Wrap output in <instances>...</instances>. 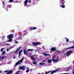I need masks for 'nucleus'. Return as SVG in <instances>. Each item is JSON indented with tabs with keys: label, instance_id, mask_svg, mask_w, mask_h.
Instances as JSON below:
<instances>
[{
	"label": "nucleus",
	"instance_id": "obj_10",
	"mask_svg": "<svg viewBox=\"0 0 74 74\" xmlns=\"http://www.w3.org/2000/svg\"><path fill=\"white\" fill-rule=\"evenodd\" d=\"M23 52H24V54L25 55H27V51H26L25 49H23Z\"/></svg>",
	"mask_w": 74,
	"mask_h": 74
},
{
	"label": "nucleus",
	"instance_id": "obj_22",
	"mask_svg": "<svg viewBox=\"0 0 74 74\" xmlns=\"http://www.w3.org/2000/svg\"><path fill=\"white\" fill-rule=\"evenodd\" d=\"M58 61V59H57V60H53V62H57Z\"/></svg>",
	"mask_w": 74,
	"mask_h": 74
},
{
	"label": "nucleus",
	"instance_id": "obj_11",
	"mask_svg": "<svg viewBox=\"0 0 74 74\" xmlns=\"http://www.w3.org/2000/svg\"><path fill=\"white\" fill-rule=\"evenodd\" d=\"M72 52V51H69L66 52V54H64V55H68L69 53H71Z\"/></svg>",
	"mask_w": 74,
	"mask_h": 74
},
{
	"label": "nucleus",
	"instance_id": "obj_4",
	"mask_svg": "<svg viewBox=\"0 0 74 74\" xmlns=\"http://www.w3.org/2000/svg\"><path fill=\"white\" fill-rule=\"evenodd\" d=\"M56 47H52L51 49H50V50L52 51H56V52H58L59 53H60V51L56 50Z\"/></svg>",
	"mask_w": 74,
	"mask_h": 74
},
{
	"label": "nucleus",
	"instance_id": "obj_16",
	"mask_svg": "<svg viewBox=\"0 0 74 74\" xmlns=\"http://www.w3.org/2000/svg\"><path fill=\"white\" fill-rule=\"evenodd\" d=\"M12 70H10V71H9L6 74H11V73H12Z\"/></svg>",
	"mask_w": 74,
	"mask_h": 74
},
{
	"label": "nucleus",
	"instance_id": "obj_31",
	"mask_svg": "<svg viewBox=\"0 0 74 74\" xmlns=\"http://www.w3.org/2000/svg\"><path fill=\"white\" fill-rule=\"evenodd\" d=\"M6 57H5V56H3L2 57V58H1V60H2V59H4V58H6Z\"/></svg>",
	"mask_w": 74,
	"mask_h": 74
},
{
	"label": "nucleus",
	"instance_id": "obj_29",
	"mask_svg": "<svg viewBox=\"0 0 74 74\" xmlns=\"http://www.w3.org/2000/svg\"><path fill=\"white\" fill-rule=\"evenodd\" d=\"M9 2L10 3H12L13 2V0H9Z\"/></svg>",
	"mask_w": 74,
	"mask_h": 74
},
{
	"label": "nucleus",
	"instance_id": "obj_28",
	"mask_svg": "<svg viewBox=\"0 0 74 74\" xmlns=\"http://www.w3.org/2000/svg\"><path fill=\"white\" fill-rule=\"evenodd\" d=\"M33 64H37V62H36L34 61L33 62Z\"/></svg>",
	"mask_w": 74,
	"mask_h": 74
},
{
	"label": "nucleus",
	"instance_id": "obj_34",
	"mask_svg": "<svg viewBox=\"0 0 74 74\" xmlns=\"http://www.w3.org/2000/svg\"><path fill=\"white\" fill-rule=\"evenodd\" d=\"M22 52V50H21L19 52V53H21Z\"/></svg>",
	"mask_w": 74,
	"mask_h": 74
},
{
	"label": "nucleus",
	"instance_id": "obj_41",
	"mask_svg": "<svg viewBox=\"0 0 74 74\" xmlns=\"http://www.w3.org/2000/svg\"><path fill=\"white\" fill-rule=\"evenodd\" d=\"M17 43V41H16L15 42V44H16Z\"/></svg>",
	"mask_w": 74,
	"mask_h": 74
},
{
	"label": "nucleus",
	"instance_id": "obj_30",
	"mask_svg": "<svg viewBox=\"0 0 74 74\" xmlns=\"http://www.w3.org/2000/svg\"><path fill=\"white\" fill-rule=\"evenodd\" d=\"M3 49H4V48H2V49H1V52H2V51H3Z\"/></svg>",
	"mask_w": 74,
	"mask_h": 74
},
{
	"label": "nucleus",
	"instance_id": "obj_40",
	"mask_svg": "<svg viewBox=\"0 0 74 74\" xmlns=\"http://www.w3.org/2000/svg\"><path fill=\"white\" fill-rule=\"evenodd\" d=\"M46 60H44V61H42V62H43H43H46Z\"/></svg>",
	"mask_w": 74,
	"mask_h": 74
},
{
	"label": "nucleus",
	"instance_id": "obj_35",
	"mask_svg": "<svg viewBox=\"0 0 74 74\" xmlns=\"http://www.w3.org/2000/svg\"><path fill=\"white\" fill-rule=\"evenodd\" d=\"M28 3H31V0H29L28 1Z\"/></svg>",
	"mask_w": 74,
	"mask_h": 74
},
{
	"label": "nucleus",
	"instance_id": "obj_23",
	"mask_svg": "<svg viewBox=\"0 0 74 74\" xmlns=\"http://www.w3.org/2000/svg\"><path fill=\"white\" fill-rule=\"evenodd\" d=\"M65 39H66V42H67L69 41V39L67 38H65Z\"/></svg>",
	"mask_w": 74,
	"mask_h": 74
},
{
	"label": "nucleus",
	"instance_id": "obj_36",
	"mask_svg": "<svg viewBox=\"0 0 74 74\" xmlns=\"http://www.w3.org/2000/svg\"><path fill=\"white\" fill-rule=\"evenodd\" d=\"M8 71L7 70V71H4V73H7V72H8Z\"/></svg>",
	"mask_w": 74,
	"mask_h": 74
},
{
	"label": "nucleus",
	"instance_id": "obj_38",
	"mask_svg": "<svg viewBox=\"0 0 74 74\" xmlns=\"http://www.w3.org/2000/svg\"><path fill=\"white\" fill-rule=\"evenodd\" d=\"M6 45H7L8 46H10V45L9 44H7Z\"/></svg>",
	"mask_w": 74,
	"mask_h": 74
},
{
	"label": "nucleus",
	"instance_id": "obj_46",
	"mask_svg": "<svg viewBox=\"0 0 74 74\" xmlns=\"http://www.w3.org/2000/svg\"><path fill=\"white\" fill-rule=\"evenodd\" d=\"M1 73V71H0V73Z\"/></svg>",
	"mask_w": 74,
	"mask_h": 74
},
{
	"label": "nucleus",
	"instance_id": "obj_20",
	"mask_svg": "<svg viewBox=\"0 0 74 74\" xmlns=\"http://www.w3.org/2000/svg\"><path fill=\"white\" fill-rule=\"evenodd\" d=\"M43 55H45V56H49L50 55V54H48L45 53H44Z\"/></svg>",
	"mask_w": 74,
	"mask_h": 74
},
{
	"label": "nucleus",
	"instance_id": "obj_24",
	"mask_svg": "<svg viewBox=\"0 0 74 74\" xmlns=\"http://www.w3.org/2000/svg\"><path fill=\"white\" fill-rule=\"evenodd\" d=\"M72 68H71V67L69 66V68H68V70L67 71H69V69L70 70H71V69Z\"/></svg>",
	"mask_w": 74,
	"mask_h": 74
},
{
	"label": "nucleus",
	"instance_id": "obj_47",
	"mask_svg": "<svg viewBox=\"0 0 74 74\" xmlns=\"http://www.w3.org/2000/svg\"><path fill=\"white\" fill-rule=\"evenodd\" d=\"M6 10L7 11H8V9H7Z\"/></svg>",
	"mask_w": 74,
	"mask_h": 74
},
{
	"label": "nucleus",
	"instance_id": "obj_33",
	"mask_svg": "<svg viewBox=\"0 0 74 74\" xmlns=\"http://www.w3.org/2000/svg\"><path fill=\"white\" fill-rule=\"evenodd\" d=\"M21 56V53H19L18 58H19L20 56Z\"/></svg>",
	"mask_w": 74,
	"mask_h": 74
},
{
	"label": "nucleus",
	"instance_id": "obj_1",
	"mask_svg": "<svg viewBox=\"0 0 74 74\" xmlns=\"http://www.w3.org/2000/svg\"><path fill=\"white\" fill-rule=\"evenodd\" d=\"M9 39V40H8V42H12V38H14L12 34H10L8 35L7 37Z\"/></svg>",
	"mask_w": 74,
	"mask_h": 74
},
{
	"label": "nucleus",
	"instance_id": "obj_9",
	"mask_svg": "<svg viewBox=\"0 0 74 74\" xmlns=\"http://www.w3.org/2000/svg\"><path fill=\"white\" fill-rule=\"evenodd\" d=\"M39 64H40L41 66H46L47 65L45 64V63L43 62L40 63Z\"/></svg>",
	"mask_w": 74,
	"mask_h": 74
},
{
	"label": "nucleus",
	"instance_id": "obj_49",
	"mask_svg": "<svg viewBox=\"0 0 74 74\" xmlns=\"http://www.w3.org/2000/svg\"><path fill=\"white\" fill-rule=\"evenodd\" d=\"M73 66L74 68V65H73Z\"/></svg>",
	"mask_w": 74,
	"mask_h": 74
},
{
	"label": "nucleus",
	"instance_id": "obj_2",
	"mask_svg": "<svg viewBox=\"0 0 74 74\" xmlns=\"http://www.w3.org/2000/svg\"><path fill=\"white\" fill-rule=\"evenodd\" d=\"M26 35V33L25 32H23L22 33V34L20 35V36L18 38V40H22V38H21L22 37V36H25Z\"/></svg>",
	"mask_w": 74,
	"mask_h": 74
},
{
	"label": "nucleus",
	"instance_id": "obj_17",
	"mask_svg": "<svg viewBox=\"0 0 74 74\" xmlns=\"http://www.w3.org/2000/svg\"><path fill=\"white\" fill-rule=\"evenodd\" d=\"M36 29H37V27H33L32 28H31L30 30L31 31L32 30H36Z\"/></svg>",
	"mask_w": 74,
	"mask_h": 74
},
{
	"label": "nucleus",
	"instance_id": "obj_15",
	"mask_svg": "<svg viewBox=\"0 0 74 74\" xmlns=\"http://www.w3.org/2000/svg\"><path fill=\"white\" fill-rule=\"evenodd\" d=\"M21 47H18V48L17 49L16 51L15 52V53H16V52H18V51H19V50L21 49Z\"/></svg>",
	"mask_w": 74,
	"mask_h": 74
},
{
	"label": "nucleus",
	"instance_id": "obj_42",
	"mask_svg": "<svg viewBox=\"0 0 74 74\" xmlns=\"http://www.w3.org/2000/svg\"><path fill=\"white\" fill-rule=\"evenodd\" d=\"M8 50H9V49H7V51H8Z\"/></svg>",
	"mask_w": 74,
	"mask_h": 74
},
{
	"label": "nucleus",
	"instance_id": "obj_39",
	"mask_svg": "<svg viewBox=\"0 0 74 74\" xmlns=\"http://www.w3.org/2000/svg\"><path fill=\"white\" fill-rule=\"evenodd\" d=\"M13 59H15V56L13 57Z\"/></svg>",
	"mask_w": 74,
	"mask_h": 74
},
{
	"label": "nucleus",
	"instance_id": "obj_21",
	"mask_svg": "<svg viewBox=\"0 0 74 74\" xmlns=\"http://www.w3.org/2000/svg\"><path fill=\"white\" fill-rule=\"evenodd\" d=\"M33 56H34L33 55L31 57V59H32V60H35V59L33 58Z\"/></svg>",
	"mask_w": 74,
	"mask_h": 74
},
{
	"label": "nucleus",
	"instance_id": "obj_7",
	"mask_svg": "<svg viewBox=\"0 0 74 74\" xmlns=\"http://www.w3.org/2000/svg\"><path fill=\"white\" fill-rule=\"evenodd\" d=\"M65 2L64 0H60L59 4H64L65 3Z\"/></svg>",
	"mask_w": 74,
	"mask_h": 74
},
{
	"label": "nucleus",
	"instance_id": "obj_48",
	"mask_svg": "<svg viewBox=\"0 0 74 74\" xmlns=\"http://www.w3.org/2000/svg\"><path fill=\"white\" fill-rule=\"evenodd\" d=\"M10 49H11V48H10Z\"/></svg>",
	"mask_w": 74,
	"mask_h": 74
},
{
	"label": "nucleus",
	"instance_id": "obj_44",
	"mask_svg": "<svg viewBox=\"0 0 74 74\" xmlns=\"http://www.w3.org/2000/svg\"><path fill=\"white\" fill-rule=\"evenodd\" d=\"M41 74H44V73H42Z\"/></svg>",
	"mask_w": 74,
	"mask_h": 74
},
{
	"label": "nucleus",
	"instance_id": "obj_6",
	"mask_svg": "<svg viewBox=\"0 0 74 74\" xmlns=\"http://www.w3.org/2000/svg\"><path fill=\"white\" fill-rule=\"evenodd\" d=\"M40 44H41V43L38 42H32V44L34 46H37V45H38Z\"/></svg>",
	"mask_w": 74,
	"mask_h": 74
},
{
	"label": "nucleus",
	"instance_id": "obj_45",
	"mask_svg": "<svg viewBox=\"0 0 74 74\" xmlns=\"http://www.w3.org/2000/svg\"><path fill=\"white\" fill-rule=\"evenodd\" d=\"M2 3H3V4H4V2H3Z\"/></svg>",
	"mask_w": 74,
	"mask_h": 74
},
{
	"label": "nucleus",
	"instance_id": "obj_25",
	"mask_svg": "<svg viewBox=\"0 0 74 74\" xmlns=\"http://www.w3.org/2000/svg\"><path fill=\"white\" fill-rule=\"evenodd\" d=\"M34 49H28L27 50V51H33Z\"/></svg>",
	"mask_w": 74,
	"mask_h": 74
},
{
	"label": "nucleus",
	"instance_id": "obj_26",
	"mask_svg": "<svg viewBox=\"0 0 74 74\" xmlns=\"http://www.w3.org/2000/svg\"><path fill=\"white\" fill-rule=\"evenodd\" d=\"M54 56L53 57V55L52 59V60H54V59H55V55H54Z\"/></svg>",
	"mask_w": 74,
	"mask_h": 74
},
{
	"label": "nucleus",
	"instance_id": "obj_3",
	"mask_svg": "<svg viewBox=\"0 0 74 74\" xmlns=\"http://www.w3.org/2000/svg\"><path fill=\"white\" fill-rule=\"evenodd\" d=\"M24 59V57H23L21 60L18 61L17 62H16L15 64L17 66L18 65V64H21V63L22 62V61H23Z\"/></svg>",
	"mask_w": 74,
	"mask_h": 74
},
{
	"label": "nucleus",
	"instance_id": "obj_13",
	"mask_svg": "<svg viewBox=\"0 0 74 74\" xmlns=\"http://www.w3.org/2000/svg\"><path fill=\"white\" fill-rule=\"evenodd\" d=\"M3 7L4 9H8V7H7V5H3Z\"/></svg>",
	"mask_w": 74,
	"mask_h": 74
},
{
	"label": "nucleus",
	"instance_id": "obj_18",
	"mask_svg": "<svg viewBox=\"0 0 74 74\" xmlns=\"http://www.w3.org/2000/svg\"><path fill=\"white\" fill-rule=\"evenodd\" d=\"M7 7H8V8H11V7H12V5H7Z\"/></svg>",
	"mask_w": 74,
	"mask_h": 74
},
{
	"label": "nucleus",
	"instance_id": "obj_50",
	"mask_svg": "<svg viewBox=\"0 0 74 74\" xmlns=\"http://www.w3.org/2000/svg\"><path fill=\"white\" fill-rule=\"evenodd\" d=\"M0 58H1V56H0Z\"/></svg>",
	"mask_w": 74,
	"mask_h": 74
},
{
	"label": "nucleus",
	"instance_id": "obj_43",
	"mask_svg": "<svg viewBox=\"0 0 74 74\" xmlns=\"http://www.w3.org/2000/svg\"><path fill=\"white\" fill-rule=\"evenodd\" d=\"M73 74H74V70H73Z\"/></svg>",
	"mask_w": 74,
	"mask_h": 74
},
{
	"label": "nucleus",
	"instance_id": "obj_8",
	"mask_svg": "<svg viewBox=\"0 0 74 74\" xmlns=\"http://www.w3.org/2000/svg\"><path fill=\"white\" fill-rule=\"evenodd\" d=\"M25 66H20L19 67V69H21V70H24L25 69Z\"/></svg>",
	"mask_w": 74,
	"mask_h": 74
},
{
	"label": "nucleus",
	"instance_id": "obj_14",
	"mask_svg": "<svg viewBox=\"0 0 74 74\" xmlns=\"http://www.w3.org/2000/svg\"><path fill=\"white\" fill-rule=\"evenodd\" d=\"M52 60L50 59H48L47 60V62L49 63H51Z\"/></svg>",
	"mask_w": 74,
	"mask_h": 74
},
{
	"label": "nucleus",
	"instance_id": "obj_12",
	"mask_svg": "<svg viewBox=\"0 0 74 74\" xmlns=\"http://www.w3.org/2000/svg\"><path fill=\"white\" fill-rule=\"evenodd\" d=\"M60 7H61V8H64L65 7V5H60Z\"/></svg>",
	"mask_w": 74,
	"mask_h": 74
},
{
	"label": "nucleus",
	"instance_id": "obj_5",
	"mask_svg": "<svg viewBox=\"0 0 74 74\" xmlns=\"http://www.w3.org/2000/svg\"><path fill=\"white\" fill-rule=\"evenodd\" d=\"M28 2V0H26L24 3V6L25 7H28L29 6L27 5V3Z\"/></svg>",
	"mask_w": 74,
	"mask_h": 74
},
{
	"label": "nucleus",
	"instance_id": "obj_32",
	"mask_svg": "<svg viewBox=\"0 0 74 74\" xmlns=\"http://www.w3.org/2000/svg\"><path fill=\"white\" fill-rule=\"evenodd\" d=\"M19 71H17V72H16V73H15V74H19Z\"/></svg>",
	"mask_w": 74,
	"mask_h": 74
},
{
	"label": "nucleus",
	"instance_id": "obj_19",
	"mask_svg": "<svg viewBox=\"0 0 74 74\" xmlns=\"http://www.w3.org/2000/svg\"><path fill=\"white\" fill-rule=\"evenodd\" d=\"M27 70L26 71V73H29V71L30 70H29V68H27Z\"/></svg>",
	"mask_w": 74,
	"mask_h": 74
},
{
	"label": "nucleus",
	"instance_id": "obj_37",
	"mask_svg": "<svg viewBox=\"0 0 74 74\" xmlns=\"http://www.w3.org/2000/svg\"><path fill=\"white\" fill-rule=\"evenodd\" d=\"M74 42V41H69V42Z\"/></svg>",
	"mask_w": 74,
	"mask_h": 74
},
{
	"label": "nucleus",
	"instance_id": "obj_27",
	"mask_svg": "<svg viewBox=\"0 0 74 74\" xmlns=\"http://www.w3.org/2000/svg\"><path fill=\"white\" fill-rule=\"evenodd\" d=\"M5 53V51H3L2 54L4 55V54Z\"/></svg>",
	"mask_w": 74,
	"mask_h": 74
}]
</instances>
